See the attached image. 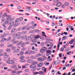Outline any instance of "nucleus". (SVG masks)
<instances>
[{"label": "nucleus", "mask_w": 75, "mask_h": 75, "mask_svg": "<svg viewBox=\"0 0 75 75\" xmlns=\"http://www.w3.org/2000/svg\"><path fill=\"white\" fill-rule=\"evenodd\" d=\"M26 40L27 41L29 40H30V37L28 36L27 37H26Z\"/></svg>", "instance_id": "46"}, {"label": "nucleus", "mask_w": 75, "mask_h": 75, "mask_svg": "<svg viewBox=\"0 0 75 75\" xmlns=\"http://www.w3.org/2000/svg\"><path fill=\"white\" fill-rule=\"evenodd\" d=\"M32 62H33V60L32 59L29 60L27 61V62L28 63H31Z\"/></svg>", "instance_id": "31"}, {"label": "nucleus", "mask_w": 75, "mask_h": 75, "mask_svg": "<svg viewBox=\"0 0 75 75\" xmlns=\"http://www.w3.org/2000/svg\"><path fill=\"white\" fill-rule=\"evenodd\" d=\"M33 31H35V32H37V29H35L34 30H30L29 31V33H33Z\"/></svg>", "instance_id": "14"}, {"label": "nucleus", "mask_w": 75, "mask_h": 75, "mask_svg": "<svg viewBox=\"0 0 75 75\" xmlns=\"http://www.w3.org/2000/svg\"><path fill=\"white\" fill-rule=\"evenodd\" d=\"M16 39H13L12 40V42H13V44H16V43H17L18 42V41H16Z\"/></svg>", "instance_id": "5"}, {"label": "nucleus", "mask_w": 75, "mask_h": 75, "mask_svg": "<svg viewBox=\"0 0 75 75\" xmlns=\"http://www.w3.org/2000/svg\"><path fill=\"white\" fill-rule=\"evenodd\" d=\"M52 59L51 58H47V60L48 61H52Z\"/></svg>", "instance_id": "36"}, {"label": "nucleus", "mask_w": 75, "mask_h": 75, "mask_svg": "<svg viewBox=\"0 0 75 75\" xmlns=\"http://www.w3.org/2000/svg\"><path fill=\"white\" fill-rule=\"evenodd\" d=\"M42 56L43 57V58H47V57H45V54H42Z\"/></svg>", "instance_id": "24"}, {"label": "nucleus", "mask_w": 75, "mask_h": 75, "mask_svg": "<svg viewBox=\"0 0 75 75\" xmlns=\"http://www.w3.org/2000/svg\"><path fill=\"white\" fill-rule=\"evenodd\" d=\"M30 10L31 9L28 8H27L26 9V11H30Z\"/></svg>", "instance_id": "43"}, {"label": "nucleus", "mask_w": 75, "mask_h": 75, "mask_svg": "<svg viewBox=\"0 0 75 75\" xmlns=\"http://www.w3.org/2000/svg\"><path fill=\"white\" fill-rule=\"evenodd\" d=\"M61 50L62 51H63L64 50V48L63 47H62L61 48Z\"/></svg>", "instance_id": "61"}, {"label": "nucleus", "mask_w": 75, "mask_h": 75, "mask_svg": "<svg viewBox=\"0 0 75 75\" xmlns=\"http://www.w3.org/2000/svg\"><path fill=\"white\" fill-rule=\"evenodd\" d=\"M29 70L28 69H26L25 70V72H28L29 71Z\"/></svg>", "instance_id": "40"}, {"label": "nucleus", "mask_w": 75, "mask_h": 75, "mask_svg": "<svg viewBox=\"0 0 75 75\" xmlns=\"http://www.w3.org/2000/svg\"><path fill=\"white\" fill-rule=\"evenodd\" d=\"M56 64H55V65H58V64H59L61 62V61L59 60H58L57 61H56Z\"/></svg>", "instance_id": "15"}, {"label": "nucleus", "mask_w": 75, "mask_h": 75, "mask_svg": "<svg viewBox=\"0 0 75 75\" xmlns=\"http://www.w3.org/2000/svg\"><path fill=\"white\" fill-rule=\"evenodd\" d=\"M4 41V38L2 39L1 41V42H3Z\"/></svg>", "instance_id": "57"}, {"label": "nucleus", "mask_w": 75, "mask_h": 75, "mask_svg": "<svg viewBox=\"0 0 75 75\" xmlns=\"http://www.w3.org/2000/svg\"><path fill=\"white\" fill-rule=\"evenodd\" d=\"M43 63L42 62H41L38 65V67H41L43 65Z\"/></svg>", "instance_id": "7"}, {"label": "nucleus", "mask_w": 75, "mask_h": 75, "mask_svg": "<svg viewBox=\"0 0 75 75\" xmlns=\"http://www.w3.org/2000/svg\"><path fill=\"white\" fill-rule=\"evenodd\" d=\"M4 50L3 49H2L0 50V53L3 52H4Z\"/></svg>", "instance_id": "59"}, {"label": "nucleus", "mask_w": 75, "mask_h": 75, "mask_svg": "<svg viewBox=\"0 0 75 75\" xmlns=\"http://www.w3.org/2000/svg\"><path fill=\"white\" fill-rule=\"evenodd\" d=\"M6 52H11L10 49H7L6 50Z\"/></svg>", "instance_id": "27"}, {"label": "nucleus", "mask_w": 75, "mask_h": 75, "mask_svg": "<svg viewBox=\"0 0 75 75\" xmlns=\"http://www.w3.org/2000/svg\"><path fill=\"white\" fill-rule=\"evenodd\" d=\"M14 24V22H12L11 23H10V25H11L10 26H13Z\"/></svg>", "instance_id": "28"}, {"label": "nucleus", "mask_w": 75, "mask_h": 75, "mask_svg": "<svg viewBox=\"0 0 75 75\" xmlns=\"http://www.w3.org/2000/svg\"><path fill=\"white\" fill-rule=\"evenodd\" d=\"M14 18H11L10 20H9V21H8L9 22V23H10L11 22H12V21H14Z\"/></svg>", "instance_id": "21"}, {"label": "nucleus", "mask_w": 75, "mask_h": 75, "mask_svg": "<svg viewBox=\"0 0 75 75\" xmlns=\"http://www.w3.org/2000/svg\"><path fill=\"white\" fill-rule=\"evenodd\" d=\"M63 39H62V40H66L67 38V37L66 36H64L63 37Z\"/></svg>", "instance_id": "26"}, {"label": "nucleus", "mask_w": 75, "mask_h": 75, "mask_svg": "<svg viewBox=\"0 0 75 75\" xmlns=\"http://www.w3.org/2000/svg\"><path fill=\"white\" fill-rule=\"evenodd\" d=\"M16 37H17V35H15V34H13V38H16Z\"/></svg>", "instance_id": "44"}, {"label": "nucleus", "mask_w": 75, "mask_h": 75, "mask_svg": "<svg viewBox=\"0 0 75 75\" xmlns=\"http://www.w3.org/2000/svg\"><path fill=\"white\" fill-rule=\"evenodd\" d=\"M27 33V31H24L22 32V34H26Z\"/></svg>", "instance_id": "33"}, {"label": "nucleus", "mask_w": 75, "mask_h": 75, "mask_svg": "<svg viewBox=\"0 0 75 75\" xmlns=\"http://www.w3.org/2000/svg\"><path fill=\"white\" fill-rule=\"evenodd\" d=\"M11 37H8L7 39V41H10V40H11Z\"/></svg>", "instance_id": "41"}, {"label": "nucleus", "mask_w": 75, "mask_h": 75, "mask_svg": "<svg viewBox=\"0 0 75 75\" xmlns=\"http://www.w3.org/2000/svg\"><path fill=\"white\" fill-rule=\"evenodd\" d=\"M30 67L31 68H35V66L33 65V64L32 65L30 66Z\"/></svg>", "instance_id": "19"}, {"label": "nucleus", "mask_w": 75, "mask_h": 75, "mask_svg": "<svg viewBox=\"0 0 75 75\" xmlns=\"http://www.w3.org/2000/svg\"><path fill=\"white\" fill-rule=\"evenodd\" d=\"M22 68L24 69V68H27V67L25 66H23L22 67Z\"/></svg>", "instance_id": "53"}, {"label": "nucleus", "mask_w": 75, "mask_h": 75, "mask_svg": "<svg viewBox=\"0 0 75 75\" xmlns=\"http://www.w3.org/2000/svg\"><path fill=\"white\" fill-rule=\"evenodd\" d=\"M19 52V50L18 49L15 50L14 51V53H17V52Z\"/></svg>", "instance_id": "18"}, {"label": "nucleus", "mask_w": 75, "mask_h": 75, "mask_svg": "<svg viewBox=\"0 0 75 75\" xmlns=\"http://www.w3.org/2000/svg\"><path fill=\"white\" fill-rule=\"evenodd\" d=\"M62 5V4L61 3L59 2L56 4L57 7H61Z\"/></svg>", "instance_id": "9"}, {"label": "nucleus", "mask_w": 75, "mask_h": 75, "mask_svg": "<svg viewBox=\"0 0 75 75\" xmlns=\"http://www.w3.org/2000/svg\"><path fill=\"white\" fill-rule=\"evenodd\" d=\"M6 35H7L6 34H4L1 37V38H4V37H6Z\"/></svg>", "instance_id": "20"}, {"label": "nucleus", "mask_w": 75, "mask_h": 75, "mask_svg": "<svg viewBox=\"0 0 75 75\" xmlns=\"http://www.w3.org/2000/svg\"><path fill=\"white\" fill-rule=\"evenodd\" d=\"M25 61H26V60L25 59H22L20 61L21 62H24Z\"/></svg>", "instance_id": "30"}, {"label": "nucleus", "mask_w": 75, "mask_h": 75, "mask_svg": "<svg viewBox=\"0 0 75 75\" xmlns=\"http://www.w3.org/2000/svg\"><path fill=\"white\" fill-rule=\"evenodd\" d=\"M35 23V22L34 21H31V22L30 23V24H34Z\"/></svg>", "instance_id": "63"}, {"label": "nucleus", "mask_w": 75, "mask_h": 75, "mask_svg": "<svg viewBox=\"0 0 75 75\" xmlns=\"http://www.w3.org/2000/svg\"><path fill=\"white\" fill-rule=\"evenodd\" d=\"M11 68H17V66L15 65L12 66L11 67Z\"/></svg>", "instance_id": "34"}, {"label": "nucleus", "mask_w": 75, "mask_h": 75, "mask_svg": "<svg viewBox=\"0 0 75 75\" xmlns=\"http://www.w3.org/2000/svg\"><path fill=\"white\" fill-rule=\"evenodd\" d=\"M40 37V36L38 35H36L35 37V39H38Z\"/></svg>", "instance_id": "29"}, {"label": "nucleus", "mask_w": 75, "mask_h": 75, "mask_svg": "<svg viewBox=\"0 0 75 75\" xmlns=\"http://www.w3.org/2000/svg\"><path fill=\"white\" fill-rule=\"evenodd\" d=\"M38 64V62H33V65H35V64Z\"/></svg>", "instance_id": "23"}, {"label": "nucleus", "mask_w": 75, "mask_h": 75, "mask_svg": "<svg viewBox=\"0 0 75 75\" xmlns=\"http://www.w3.org/2000/svg\"><path fill=\"white\" fill-rule=\"evenodd\" d=\"M54 22H53V23H52V27H54V25H55V24L54 23Z\"/></svg>", "instance_id": "47"}, {"label": "nucleus", "mask_w": 75, "mask_h": 75, "mask_svg": "<svg viewBox=\"0 0 75 75\" xmlns=\"http://www.w3.org/2000/svg\"><path fill=\"white\" fill-rule=\"evenodd\" d=\"M42 71H44L45 72H46V71H47V69L45 68V67H42Z\"/></svg>", "instance_id": "13"}, {"label": "nucleus", "mask_w": 75, "mask_h": 75, "mask_svg": "<svg viewBox=\"0 0 75 75\" xmlns=\"http://www.w3.org/2000/svg\"><path fill=\"white\" fill-rule=\"evenodd\" d=\"M43 48H44V47H42V49L40 50V52H41V53H43V52H44V50H43Z\"/></svg>", "instance_id": "22"}, {"label": "nucleus", "mask_w": 75, "mask_h": 75, "mask_svg": "<svg viewBox=\"0 0 75 75\" xmlns=\"http://www.w3.org/2000/svg\"><path fill=\"white\" fill-rule=\"evenodd\" d=\"M73 41H74V40L72 39L71 41L69 42V43L70 44H72V43H73Z\"/></svg>", "instance_id": "39"}, {"label": "nucleus", "mask_w": 75, "mask_h": 75, "mask_svg": "<svg viewBox=\"0 0 75 75\" xmlns=\"http://www.w3.org/2000/svg\"><path fill=\"white\" fill-rule=\"evenodd\" d=\"M34 26H32L31 27L30 26V29H34L35 28L34 27Z\"/></svg>", "instance_id": "55"}, {"label": "nucleus", "mask_w": 75, "mask_h": 75, "mask_svg": "<svg viewBox=\"0 0 75 75\" xmlns=\"http://www.w3.org/2000/svg\"><path fill=\"white\" fill-rule=\"evenodd\" d=\"M19 21V19H17L15 21V23H17Z\"/></svg>", "instance_id": "62"}, {"label": "nucleus", "mask_w": 75, "mask_h": 75, "mask_svg": "<svg viewBox=\"0 0 75 75\" xmlns=\"http://www.w3.org/2000/svg\"><path fill=\"white\" fill-rule=\"evenodd\" d=\"M16 34L17 37H21V36H20V35H21V33L20 32H18Z\"/></svg>", "instance_id": "10"}, {"label": "nucleus", "mask_w": 75, "mask_h": 75, "mask_svg": "<svg viewBox=\"0 0 75 75\" xmlns=\"http://www.w3.org/2000/svg\"><path fill=\"white\" fill-rule=\"evenodd\" d=\"M23 41H20L19 42H18L17 44V46H20V45L23 43Z\"/></svg>", "instance_id": "6"}, {"label": "nucleus", "mask_w": 75, "mask_h": 75, "mask_svg": "<svg viewBox=\"0 0 75 75\" xmlns=\"http://www.w3.org/2000/svg\"><path fill=\"white\" fill-rule=\"evenodd\" d=\"M2 55L3 56H4V58L5 59L7 58L8 56H9V55L7 54V53L6 52H4L3 53Z\"/></svg>", "instance_id": "1"}, {"label": "nucleus", "mask_w": 75, "mask_h": 75, "mask_svg": "<svg viewBox=\"0 0 75 75\" xmlns=\"http://www.w3.org/2000/svg\"><path fill=\"white\" fill-rule=\"evenodd\" d=\"M23 20V17H20L19 18V21H21Z\"/></svg>", "instance_id": "38"}, {"label": "nucleus", "mask_w": 75, "mask_h": 75, "mask_svg": "<svg viewBox=\"0 0 75 75\" xmlns=\"http://www.w3.org/2000/svg\"><path fill=\"white\" fill-rule=\"evenodd\" d=\"M13 2L15 4H19V2L17 1H13Z\"/></svg>", "instance_id": "16"}, {"label": "nucleus", "mask_w": 75, "mask_h": 75, "mask_svg": "<svg viewBox=\"0 0 75 75\" xmlns=\"http://www.w3.org/2000/svg\"><path fill=\"white\" fill-rule=\"evenodd\" d=\"M30 29H31L30 26H28L27 28V30H30Z\"/></svg>", "instance_id": "48"}, {"label": "nucleus", "mask_w": 75, "mask_h": 75, "mask_svg": "<svg viewBox=\"0 0 75 75\" xmlns=\"http://www.w3.org/2000/svg\"><path fill=\"white\" fill-rule=\"evenodd\" d=\"M46 55L47 56H49L51 55V52L50 50H47L46 51Z\"/></svg>", "instance_id": "3"}, {"label": "nucleus", "mask_w": 75, "mask_h": 75, "mask_svg": "<svg viewBox=\"0 0 75 75\" xmlns=\"http://www.w3.org/2000/svg\"><path fill=\"white\" fill-rule=\"evenodd\" d=\"M50 41H51V39H48L45 42V43L46 44H47L50 42Z\"/></svg>", "instance_id": "8"}, {"label": "nucleus", "mask_w": 75, "mask_h": 75, "mask_svg": "<svg viewBox=\"0 0 75 75\" xmlns=\"http://www.w3.org/2000/svg\"><path fill=\"white\" fill-rule=\"evenodd\" d=\"M34 51H30L29 50L27 51L25 53V54L26 55V54H28V55H30L31 53H33Z\"/></svg>", "instance_id": "2"}, {"label": "nucleus", "mask_w": 75, "mask_h": 75, "mask_svg": "<svg viewBox=\"0 0 75 75\" xmlns=\"http://www.w3.org/2000/svg\"><path fill=\"white\" fill-rule=\"evenodd\" d=\"M71 53V51H69L67 52V55H69V54H70V53Z\"/></svg>", "instance_id": "51"}, {"label": "nucleus", "mask_w": 75, "mask_h": 75, "mask_svg": "<svg viewBox=\"0 0 75 75\" xmlns=\"http://www.w3.org/2000/svg\"><path fill=\"white\" fill-rule=\"evenodd\" d=\"M7 23H8L9 24V21H5L4 22V24H7Z\"/></svg>", "instance_id": "37"}, {"label": "nucleus", "mask_w": 75, "mask_h": 75, "mask_svg": "<svg viewBox=\"0 0 75 75\" xmlns=\"http://www.w3.org/2000/svg\"><path fill=\"white\" fill-rule=\"evenodd\" d=\"M33 37H34V35H31L30 36V38H33Z\"/></svg>", "instance_id": "64"}, {"label": "nucleus", "mask_w": 75, "mask_h": 75, "mask_svg": "<svg viewBox=\"0 0 75 75\" xmlns=\"http://www.w3.org/2000/svg\"><path fill=\"white\" fill-rule=\"evenodd\" d=\"M65 5L66 6H69V4L67 2H66L65 3Z\"/></svg>", "instance_id": "42"}, {"label": "nucleus", "mask_w": 75, "mask_h": 75, "mask_svg": "<svg viewBox=\"0 0 75 75\" xmlns=\"http://www.w3.org/2000/svg\"><path fill=\"white\" fill-rule=\"evenodd\" d=\"M21 47H24L25 46V43H23L22 44H21Z\"/></svg>", "instance_id": "32"}, {"label": "nucleus", "mask_w": 75, "mask_h": 75, "mask_svg": "<svg viewBox=\"0 0 75 75\" xmlns=\"http://www.w3.org/2000/svg\"><path fill=\"white\" fill-rule=\"evenodd\" d=\"M16 49V47H12L11 50H14Z\"/></svg>", "instance_id": "49"}, {"label": "nucleus", "mask_w": 75, "mask_h": 75, "mask_svg": "<svg viewBox=\"0 0 75 75\" xmlns=\"http://www.w3.org/2000/svg\"><path fill=\"white\" fill-rule=\"evenodd\" d=\"M16 30V29L15 28H13L11 30V33H13L15 31V30Z\"/></svg>", "instance_id": "35"}, {"label": "nucleus", "mask_w": 75, "mask_h": 75, "mask_svg": "<svg viewBox=\"0 0 75 75\" xmlns=\"http://www.w3.org/2000/svg\"><path fill=\"white\" fill-rule=\"evenodd\" d=\"M45 7L46 9H49L50 8V6H46Z\"/></svg>", "instance_id": "56"}, {"label": "nucleus", "mask_w": 75, "mask_h": 75, "mask_svg": "<svg viewBox=\"0 0 75 75\" xmlns=\"http://www.w3.org/2000/svg\"><path fill=\"white\" fill-rule=\"evenodd\" d=\"M14 63V61L13 60H10V64H13Z\"/></svg>", "instance_id": "17"}, {"label": "nucleus", "mask_w": 75, "mask_h": 75, "mask_svg": "<svg viewBox=\"0 0 75 75\" xmlns=\"http://www.w3.org/2000/svg\"><path fill=\"white\" fill-rule=\"evenodd\" d=\"M39 74H41L42 75V74H44V72L42 71H40L39 72Z\"/></svg>", "instance_id": "45"}, {"label": "nucleus", "mask_w": 75, "mask_h": 75, "mask_svg": "<svg viewBox=\"0 0 75 75\" xmlns=\"http://www.w3.org/2000/svg\"><path fill=\"white\" fill-rule=\"evenodd\" d=\"M59 1V0H54V2L55 3H57Z\"/></svg>", "instance_id": "58"}, {"label": "nucleus", "mask_w": 75, "mask_h": 75, "mask_svg": "<svg viewBox=\"0 0 75 75\" xmlns=\"http://www.w3.org/2000/svg\"><path fill=\"white\" fill-rule=\"evenodd\" d=\"M38 60L40 62H42V61H44V59L42 57H39L38 58Z\"/></svg>", "instance_id": "4"}, {"label": "nucleus", "mask_w": 75, "mask_h": 75, "mask_svg": "<svg viewBox=\"0 0 75 75\" xmlns=\"http://www.w3.org/2000/svg\"><path fill=\"white\" fill-rule=\"evenodd\" d=\"M11 26H10L8 28V30H11Z\"/></svg>", "instance_id": "52"}, {"label": "nucleus", "mask_w": 75, "mask_h": 75, "mask_svg": "<svg viewBox=\"0 0 75 75\" xmlns=\"http://www.w3.org/2000/svg\"><path fill=\"white\" fill-rule=\"evenodd\" d=\"M64 35H68V33L67 32H64Z\"/></svg>", "instance_id": "60"}, {"label": "nucleus", "mask_w": 75, "mask_h": 75, "mask_svg": "<svg viewBox=\"0 0 75 75\" xmlns=\"http://www.w3.org/2000/svg\"><path fill=\"white\" fill-rule=\"evenodd\" d=\"M19 54L21 55H23L24 54V52L21 51L19 52Z\"/></svg>", "instance_id": "25"}, {"label": "nucleus", "mask_w": 75, "mask_h": 75, "mask_svg": "<svg viewBox=\"0 0 75 75\" xmlns=\"http://www.w3.org/2000/svg\"><path fill=\"white\" fill-rule=\"evenodd\" d=\"M27 36L25 35H23V36L21 38L22 40H24V39H25L26 38Z\"/></svg>", "instance_id": "12"}, {"label": "nucleus", "mask_w": 75, "mask_h": 75, "mask_svg": "<svg viewBox=\"0 0 75 75\" xmlns=\"http://www.w3.org/2000/svg\"><path fill=\"white\" fill-rule=\"evenodd\" d=\"M11 18L10 17V16H9L6 18V21H9L10 20Z\"/></svg>", "instance_id": "11"}, {"label": "nucleus", "mask_w": 75, "mask_h": 75, "mask_svg": "<svg viewBox=\"0 0 75 75\" xmlns=\"http://www.w3.org/2000/svg\"><path fill=\"white\" fill-rule=\"evenodd\" d=\"M36 69V68L35 67L33 68V69H31V71H35Z\"/></svg>", "instance_id": "54"}, {"label": "nucleus", "mask_w": 75, "mask_h": 75, "mask_svg": "<svg viewBox=\"0 0 75 75\" xmlns=\"http://www.w3.org/2000/svg\"><path fill=\"white\" fill-rule=\"evenodd\" d=\"M10 60H9L6 61V62L7 64H10Z\"/></svg>", "instance_id": "50"}]
</instances>
